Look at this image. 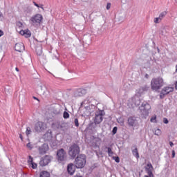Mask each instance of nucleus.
I'll list each match as a JSON object with an SVG mask.
<instances>
[{"instance_id":"nucleus-33","label":"nucleus","mask_w":177,"mask_h":177,"mask_svg":"<svg viewBox=\"0 0 177 177\" xmlns=\"http://www.w3.org/2000/svg\"><path fill=\"white\" fill-rule=\"evenodd\" d=\"M165 95H167V94L162 93V91H161L160 95V97L161 99H164Z\"/></svg>"},{"instance_id":"nucleus-4","label":"nucleus","mask_w":177,"mask_h":177,"mask_svg":"<svg viewBox=\"0 0 177 177\" xmlns=\"http://www.w3.org/2000/svg\"><path fill=\"white\" fill-rule=\"evenodd\" d=\"M67 158V154L64 149H60L57 151V160L59 162H62Z\"/></svg>"},{"instance_id":"nucleus-41","label":"nucleus","mask_w":177,"mask_h":177,"mask_svg":"<svg viewBox=\"0 0 177 177\" xmlns=\"http://www.w3.org/2000/svg\"><path fill=\"white\" fill-rule=\"evenodd\" d=\"M169 145L171 146V147H172V146H174V142H169Z\"/></svg>"},{"instance_id":"nucleus-50","label":"nucleus","mask_w":177,"mask_h":177,"mask_svg":"<svg viewBox=\"0 0 177 177\" xmlns=\"http://www.w3.org/2000/svg\"><path fill=\"white\" fill-rule=\"evenodd\" d=\"M148 75H146V77H147Z\"/></svg>"},{"instance_id":"nucleus-10","label":"nucleus","mask_w":177,"mask_h":177,"mask_svg":"<svg viewBox=\"0 0 177 177\" xmlns=\"http://www.w3.org/2000/svg\"><path fill=\"white\" fill-rule=\"evenodd\" d=\"M127 122L129 127H135V125L138 124V120H136V118L135 117H130L129 118Z\"/></svg>"},{"instance_id":"nucleus-26","label":"nucleus","mask_w":177,"mask_h":177,"mask_svg":"<svg viewBox=\"0 0 177 177\" xmlns=\"http://www.w3.org/2000/svg\"><path fill=\"white\" fill-rule=\"evenodd\" d=\"M108 154L110 157H111V156H113V154H114V153L111 150V148H110V147L108 148Z\"/></svg>"},{"instance_id":"nucleus-25","label":"nucleus","mask_w":177,"mask_h":177,"mask_svg":"<svg viewBox=\"0 0 177 177\" xmlns=\"http://www.w3.org/2000/svg\"><path fill=\"white\" fill-rule=\"evenodd\" d=\"M29 167H31V168L35 169L37 168V163L33 162L29 165Z\"/></svg>"},{"instance_id":"nucleus-49","label":"nucleus","mask_w":177,"mask_h":177,"mask_svg":"<svg viewBox=\"0 0 177 177\" xmlns=\"http://www.w3.org/2000/svg\"><path fill=\"white\" fill-rule=\"evenodd\" d=\"M148 75H146V77H147Z\"/></svg>"},{"instance_id":"nucleus-27","label":"nucleus","mask_w":177,"mask_h":177,"mask_svg":"<svg viewBox=\"0 0 177 177\" xmlns=\"http://www.w3.org/2000/svg\"><path fill=\"white\" fill-rule=\"evenodd\" d=\"M155 135H157V136H160V135H161V130L159 129H157L155 131Z\"/></svg>"},{"instance_id":"nucleus-29","label":"nucleus","mask_w":177,"mask_h":177,"mask_svg":"<svg viewBox=\"0 0 177 177\" xmlns=\"http://www.w3.org/2000/svg\"><path fill=\"white\" fill-rule=\"evenodd\" d=\"M157 116H153L151 118V122H157Z\"/></svg>"},{"instance_id":"nucleus-42","label":"nucleus","mask_w":177,"mask_h":177,"mask_svg":"<svg viewBox=\"0 0 177 177\" xmlns=\"http://www.w3.org/2000/svg\"><path fill=\"white\" fill-rule=\"evenodd\" d=\"M19 138H20L21 140H23V135L20 134Z\"/></svg>"},{"instance_id":"nucleus-12","label":"nucleus","mask_w":177,"mask_h":177,"mask_svg":"<svg viewBox=\"0 0 177 177\" xmlns=\"http://www.w3.org/2000/svg\"><path fill=\"white\" fill-rule=\"evenodd\" d=\"M15 50L17 52H23L24 50V44L23 43H17L15 44Z\"/></svg>"},{"instance_id":"nucleus-16","label":"nucleus","mask_w":177,"mask_h":177,"mask_svg":"<svg viewBox=\"0 0 177 177\" xmlns=\"http://www.w3.org/2000/svg\"><path fill=\"white\" fill-rule=\"evenodd\" d=\"M86 93V91L84 89H79L75 93V97H78L82 96L83 95H85Z\"/></svg>"},{"instance_id":"nucleus-6","label":"nucleus","mask_w":177,"mask_h":177,"mask_svg":"<svg viewBox=\"0 0 177 177\" xmlns=\"http://www.w3.org/2000/svg\"><path fill=\"white\" fill-rule=\"evenodd\" d=\"M50 161H52V157L49 156H45L41 159L39 165L41 167H46V165H48Z\"/></svg>"},{"instance_id":"nucleus-17","label":"nucleus","mask_w":177,"mask_h":177,"mask_svg":"<svg viewBox=\"0 0 177 177\" xmlns=\"http://www.w3.org/2000/svg\"><path fill=\"white\" fill-rule=\"evenodd\" d=\"M39 177H50V174L47 171H43L40 172Z\"/></svg>"},{"instance_id":"nucleus-43","label":"nucleus","mask_w":177,"mask_h":177,"mask_svg":"<svg viewBox=\"0 0 177 177\" xmlns=\"http://www.w3.org/2000/svg\"><path fill=\"white\" fill-rule=\"evenodd\" d=\"M33 99H35V100H38V101L39 100L37 97H33Z\"/></svg>"},{"instance_id":"nucleus-47","label":"nucleus","mask_w":177,"mask_h":177,"mask_svg":"<svg viewBox=\"0 0 177 177\" xmlns=\"http://www.w3.org/2000/svg\"><path fill=\"white\" fill-rule=\"evenodd\" d=\"M144 177H150V176H149V175H148V176H145Z\"/></svg>"},{"instance_id":"nucleus-21","label":"nucleus","mask_w":177,"mask_h":177,"mask_svg":"<svg viewBox=\"0 0 177 177\" xmlns=\"http://www.w3.org/2000/svg\"><path fill=\"white\" fill-rule=\"evenodd\" d=\"M63 118H64L65 120H67V118H70V114L68 113L67 111H64V114H63Z\"/></svg>"},{"instance_id":"nucleus-31","label":"nucleus","mask_w":177,"mask_h":177,"mask_svg":"<svg viewBox=\"0 0 177 177\" xmlns=\"http://www.w3.org/2000/svg\"><path fill=\"white\" fill-rule=\"evenodd\" d=\"M118 129V128H117V127H113V129L112 130L113 135H115L117 133Z\"/></svg>"},{"instance_id":"nucleus-13","label":"nucleus","mask_w":177,"mask_h":177,"mask_svg":"<svg viewBox=\"0 0 177 177\" xmlns=\"http://www.w3.org/2000/svg\"><path fill=\"white\" fill-rule=\"evenodd\" d=\"M147 167V174L149 176V177H154V175L153 174V165H151V163H148Z\"/></svg>"},{"instance_id":"nucleus-30","label":"nucleus","mask_w":177,"mask_h":177,"mask_svg":"<svg viewBox=\"0 0 177 177\" xmlns=\"http://www.w3.org/2000/svg\"><path fill=\"white\" fill-rule=\"evenodd\" d=\"M26 133L27 136H28V135H30V133H31V129L30 127L26 128Z\"/></svg>"},{"instance_id":"nucleus-8","label":"nucleus","mask_w":177,"mask_h":177,"mask_svg":"<svg viewBox=\"0 0 177 177\" xmlns=\"http://www.w3.org/2000/svg\"><path fill=\"white\" fill-rule=\"evenodd\" d=\"M151 109V106L147 102H144L141 105V110L145 111V115H149V110Z\"/></svg>"},{"instance_id":"nucleus-3","label":"nucleus","mask_w":177,"mask_h":177,"mask_svg":"<svg viewBox=\"0 0 177 177\" xmlns=\"http://www.w3.org/2000/svg\"><path fill=\"white\" fill-rule=\"evenodd\" d=\"M68 154L71 157L75 158L80 154V147L77 144L73 145L69 149Z\"/></svg>"},{"instance_id":"nucleus-44","label":"nucleus","mask_w":177,"mask_h":177,"mask_svg":"<svg viewBox=\"0 0 177 177\" xmlns=\"http://www.w3.org/2000/svg\"><path fill=\"white\" fill-rule=\"evenodd\" d=\"M15 70H16V71H17V73H19V68H15Z\"/></svg>"},{"instance_id":"nucleus-39","label":"nucleus","mask_w":177,"mask_h":177,"mask_svg":"<svg viewBox=\"0 0 177 177\" xmlns=\"http://www.w3.org/2000/svg\"><path fill=\"white\" fill-rule=\"evenodd\" d=\"M3 35V31L0 30V37H2Z\"/></svg>"},{"instance_id":"nucleus-14","label":"nucleus","mask_w":177,"mask_h":177,"mask_svg":"<svg viewBox=\"0 0 177 177\" xmlns=\"http://www.w3.org/2000/svg\"><path fill=\"white\" fill-rule=\"evenodd\" d=\"M171 92H174V88L166 86L162 89V93L164 95H168V93H171Z\"/></svg>"},{"instance_id":"nucleus-2","label":"nucleus","mask_w":177,"mask_h":177,"mask_svg":"<svg viewBox=\"0 0 177 177\" xmlns=\"http://www.w3.org/2000/svg\"><path fill=\"white\" fill-rule=\"evenodd\" d=\"M86 164V156L85 155H79L75 160L76 168H84Z\"/></svg>"},{"instance_id":"nucleus-38","label":"nucleus","mask_w":177,"mask_h":177,"mask_svg":"<svg viewBox=\"0 0 177 177\" xmlns=\"http://www.w3.org/2000/svg\"><path fill=\"white\" fill-rule=\"evenodd\" d=\"M17 26H19V27H21V26H23V24H21V22H17Z\"/></svg>"},{"instance_id":"nucleus-5","label":"nucleus","mask_w":177,"mask_h":177,"mask_svg":"<svg viewBox=\"0 0 177 177\" xmlns=\"http://www.w3.org/2000/svg\"><path fill=\"white\" fill-rule=\"evenodd\" d=\"M43 19L42 15L36 14L30 18V21L33 24L37 23V24H41V21H42Z\"/></svg>"},{"instance_id":"nucleus-28","label":"nucleus","mask_w":177,"mask_h":177,"mask_svg":"<svg viewBox=\"0 0 177 177\" xmlns=\"http://www.w3.org/2000/svg\"><path fill=\"white\" fill-rule=\"evenodd\" d=\"M32 162H34L33 160H32V157H31V156H30L28 160V163L30 165V164H32Z\"/></svg>"},{"instance_id":"nucleus-20","label":"nucleus","mask_w":177,"mask_h":177,"mask_svg":"<svg viewBox=\"0 0 177 177\" xmlns=\"http://www.w3.org/2000/svg\"><path fill=\"white\" fill-rule=\"evenodd\" d=\"M165 16H167V11H163L160 14L159 17L162 20Z\"/></svg>"},{"instance_id":"nucleus-24","label":"nucleus","mask_w":177,"mask_h":177,"mask_svg":"<svg viewBox=\"0 0 177 177\" xmlns=\"http://www.w3.org/2000/svg\"><path fill=\"white\" fill-rule=\"evenodd\" d=\"M26 147H28V149L29 150H32V148L34 147V146L32 145V144H31V142H28L27 145H26Z\"/></svg>"},{"instance_id":"nucleus-19","label":"nucleus","mask_w":177,"mask_h":177,"mask_svg":"<svg viewBox=\"0 0 177 177\" xmlns=\"http://www.w3.org/2000/svg\"><path fill=\"white\" fill-rule=\"evenodd\" d=\"M133 155L136 157V158H139V151H138V148H136L132 151Z\"/></svg>"},{"instance_id":"nucleus-45","label":"nucleus","mask_w":177,"mask_h":177,"mask_svg":"<svg viewBox=\"0 0 177 177\" xmlns=\"http://www.w3.org/2000/svg\"><path fill=\"white\" fill-rule=\"evenodd\" d=\"M175 88L177 89V81L176 82Z\"/></svg>"},{"instance_id":"nucleus-32","label":"nucleus","mask_w":177,"mask_h":177,"mask_svg":"<svg viewBox=\"0 0 177 177\" xmlns=\"http://www.w3.org/2000/svg\"><path fill=\"white\" fill-rule=\"evenodd\" d=\"M75 127H80V123L78 122V120L77 118L75 119Z\"/></svg>"},{"instance_id":"nucleus-35","label":"nucleus","mask_w":177,"mask_h":177,"mask_svg":"<svg viewBox=\"0 0 177 177\" xmlns=\"http://www.w3.org/2000/svg\"><path fill=\"white\" fill-rule=\"evenodd\" d=\"M37 55H38V56H41V55H42V50H40L39 51H37Z\"/></svg>"},{"instance_id":"nucleus-48","label":"nucleus","mask_w":177,"mask_h":177,"mask_svg":"<svg viewBox=\"0 0 177 177\" xmlns=\"http://www.w3.org/2000/svg\"><path fill=\"white\" fill-rule=\"evenodd\" d=\"M41 89H42V86H40Z\"/></svg>"},{"instance_id":"nucleus-37","label":"nucleus","mask_w":177,"mask_h":177,"mask_svg":"<svg viewBox=\"0 0 177 177\" xmlns=\"http://www.w3.org/2000/svg\"><path fill=\"white\" fill-rule=\"evenodd\" d=\"M171 153H172V158H174V157H175V150H173L172 151H171Z\"/></svg>"},{"instance_id":"nucleus-18","label":"nucleus","mask_w":177,"mask_h":177,"mask_svg":"<svg viewBox=\"0 0 177 177\" xmlns=\"http://www.w3.org/2000/svg\"><path fill=\"white\" fill-rule=\"evenodd\" d=\"M39 154H45L46 153V148L44 146L39 147Z\"/></svg>"},{"instance_id":"nucleus-1","label":"nucleus","mask_w":177,"mask_h":177,"mask_svg":"<svg viewBox=\"0 0 177 177\" xmlns=\"http://www.w3.org/2000/svg\"><path fill=\"white\" fill-rule=\"evenodd\" d=\"M164 86V79L161 77L153 78L151 82V88L152 91H159Z\"/></svg>"},{"instance_id":"nucleus-15","label":"nucleus","mask_w":177,"mask_h":177,"mask_svg":"<svg viewBox=\"0 0 177 177\" xmlns=\"http://www.w3.org/2000/svg\"><path fill=\"white\" fill-rule=\"evenodd\" d=\"M36 132H41L44 129V123L42 122H38L35 127Z\"/></svg>"},{"instance_id":"nucleus-11","label":"nucleus","mask_w":177,"mask_h":177,"mask_svg":"<svg viewBox=\"0 0 177 177\" xmlns=\"http://www.w3.org/2000/svg\"><path fill=\"white\" fill-rule=\"evenodd\" d=\"M19 34L24 35L25 38H30V37H31V32L28 29L24 30H21L19 31Z\"/></svg>"},{"instance_id":"nucleus-46","label":"nucleus","mask_w":177,"mask_h":177,"mask_svg":"<svg viewBox=\"0 0 177 177\" xmlns=\"http://www.w3.org/2000/svg\"><path fill=\"white\" fill-rule=\"evenodd\" d=\"M120 124H124V121H123V120H121V121H120Z\"/></svg>"},{"instance_id":"nucleus-34","label":"nucleus","mask_w":177,"mask_h":177,"mask_svg":"<svg viewBox=\"0 0 177 177\" xmlns=\"http://www.w3.org/2000/svg\"><path fill=\"white\" fill-rule=\"evenodd\" d=\"M110 8H111V3H108L107 5H106L107 10H109L110 9Z\"/></svg>"},{"instance_id":"nucleus-36","label":"nucleus","mask_w":177,"mask_h":177,"mask_svg":"<svg viewBox=\"0 0 177 177\" xmlns=\"http://www.w3.org/2000/svg\"><path fill=\"white\" fill-rule=\"evenodd\" d=\"M163 122H164V124H168V119L164 118L163 119Z\"/></svg>"},{"instance_id":"nucleus-23","label":"nucleus","mask_w":177,"mask_h":177,"mask_svg":"<svg viewBox=\"0 0 177 177\" xmlns=\"http://www.w3.org/2000/svg\"><path fill=\"white\" fill-rule=\"evenodd\" d=\"M161 20H162L160 17H156L154 19V23L156 24H158V23L161 22Z\"/></svg>"},{"instance_id":"nucleus-7","label":"nucleus","mask_w":177,"mask_h":177,"mask_svg":"<svg viewBox=\"0 0 177 177\" xmlns=\"http://www.w3.org/2000/svg\"><path fill=\"white\" fill-rule=\"evenodd\" d=\"M102 121H103V113L102 111L97 112L94 120L95 124H100Z\"/></svg>"},{"instance_id":"nucleus-40","label":"nucleus","mask_w":177,"mask_h":177,"mask_svg":"<svg viewBox=\"0 0 177 177\" xmlns=\"http://www.w3.org/2000/svg\"><path fill=\"white\" fill-rule=\"evenodd\" d=\"M115 161L116 162H120V158L117 157Z\"/></svg>"},{"instance_id":"nucleus-22","label":"nucleus","mask_w":177,"mask_h":177,"mask_svg":"<svg viewBox=\"0 0 177 177\" xmlns=\"http://www.w3.org/2000/svg\"><path fill=\"white\" fill-rule=\"evenodd\" d=\"M33 4L35 5V6H36L37 8H41V9H42V10H45V9L44 8V5H38V3H37L35 1H33Z\"/></svg>"},{"instance_id":"nucleus-9","label":"nucleus","mask_w":177,"mask_h":177,"mask_svg":"<svg viewBox=\"0 0 177 177\" xmlns=\"http://www.w3.org/2000/svg\"><path fill=\"white\" fill-rule=\"evenodd\" d=\"M75 168H77L75 165H74V164H73V163L68 164L67 166L68 174L71 176L74 175V174L75 173Z\"/></svg>"}]
</instances>
